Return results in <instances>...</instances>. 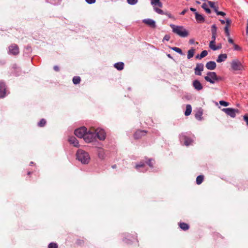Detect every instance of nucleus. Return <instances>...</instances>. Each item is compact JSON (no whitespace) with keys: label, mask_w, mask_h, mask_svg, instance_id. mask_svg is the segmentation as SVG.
<instances>
[{"label":"nucleus","mask_w":248,"mask_h":248,"mask_svg":"<svg viewBox=\"0 0 248 248\" xmlns=\"http://www.w3.org/2000/svg\"><path fill=\"white\" fill-rule=\"evenodd\" d=\"M227 58V55L226 54H221L218 55L217 62H221L225 61Z\"/></svg>","instance_id":"nucleus-20"},{"label":"nucleus","mask_w":248,"mask_h":248,"mask_svg":"<svg viewBox=\"0 0 248 248\" xmlns=\"http://www.w3.org/2000/svg\"><path fill=\"white\" fill-rule=\"evenodd\" d=\"M204 65L202 63H197L196 67L194 68L195 74L198 76L202 75V72L203 70Z\"/></svg>","instance_id":"nucleus-12"},{"label":"nucleus","mask_w":248,"mask_h":248,"mask_svg":"<svg viewBox=\"0 0 248 248\" xmlns=\"http://www.w3.org/2000/svg\"><path fill=\"white\" fill-rule=\"evenodd\" d=\"M192 85L193 88L197 91H201L203 89L202 84L197 79L193 81Z\"/></svg>","instance_id":"nucleus-14"},{"label":"nucleus","mask_w":248,"mask_h":248,"mask_svg":"<svg viewBox=\"0 0 248 248\" xmlns=\"http://www.w3.org/2000/svg\"><path fill=\"white\" fill-rule=\"evenodd\" d=\"M199 57H200V55H197L196 56V59H199Z\"/></svg>","instance_id":"nucleus-60"},{"label":"nucleus","mask_w":248,"mask_h":248,"mask_svg":"<svg viewBox=\"0 0 248 248\" xmlns=\"http://www.w3.org/2000/svg\"><path fill=\"white\" fill-rule=\"evenodd\" d=\"M96 0H85L86 2L88 4H93L95 2Z\"/></svg>","instance_id":"nucleus-46"},{"label":"nucleus","mask_w":248,"mask_h":248,"mask_svg":"<svg viewBox=\"0 0 248 248\" xmlns=\"http://www.w3.org/2000/svg\"><path fill=\"white\" fill-rule=\"evenodd\" d=\"M195 15L196 20L198 23H203L204 22L205 19L202 15L199 14L197 12H195Z\"/></svg>","instance_id":"nucleus-19"},{"label":"nucleus","mask_w":248,"mask_h":248,"mask_svg":"<svg viewBox=\"0 0 248 248\" xmlns=\"http://www.w3.org/2000/svg\"><path fill=\"white\" fill-rule=\"evenodd\" d=\"M202 114V111H198L196 114H195V117L199 120L201 119V116Z\"/></svg>","instance_id":"nucleus-37"},{"label":"nucleus","mask_w":248,"mask_h":248,"mask_svg":"<svg viewBox=\"0 0 248 248\" xmlns=\"http://www.w3.org/2000/svg\"><path fill=\"white\" fill-rule=\"evenodd\" d=\"M28 174H30V172H29Z\"/></svg>","instance_id":"nucleus-64"},{"label":"nucleus","mask_w":248,"mask_h":248,"mask_svg":"<svg viewBox=\"0 0 248 248\" xmlns=\"http://www.w3.org/2000/svg\"><path fill=\"white\" fill-rule=\"evenodd\" d=\"M77 159L84 164H87L90 160V156L89 154L85 151L79 149L77 152Z\"/></svg>","instance_id":"nucleus-2"},{"label":"nucleus","mask_w":248,"mask_h":248,"mask_svg":"<svg viewBox=\"0 0 248 248\" xmlns=\"http://www.w3.org/2000/svg\"><path fill=\"white\" fill-rule=\"evenodd\" d=\"M219 21H220V22H221V23L222 24H225V22H226V20L225 21V20H222V19H219Z\"/></svg>","instance_id":"nucleus-58"},{"label":"nucleus","mask_w":248,"mask_h":248,"mask_svg":"<svg viewBox=\"0 0 248 248\" xmlns=\"http://www.w3.org/2000/svg\"><path fill=\"white\" fill-rule=\"evenodd\" d=\"M83 243V241L81 240H78L77 241V244L78 245H81Z\"/></svg>","instance_id":"nucleus-53"},{"label":"nucleus","mask_w":248,"mask_h":248,"mask_svg":"<svg viewBox=\"0 0 248 248\" xmlns=\"http://www.w3.org/2000/svg\"><path fill=\"white\" fill-rule=\"evenodd\" d=\"M142 22L152 28H156L155 22L152 19H144L142 20Z\"/></svg>","instance_id":"nucleus-13"},{"label":"nucleus","mask_w":248,"mask_h":248,"mask_svg":"<svg viewBox=\"0 0 248 248\" xmlns=\"http://www.w3.org/2000/svg\"><path fill=\"white\" fill-rule=\"evenodd\" d=\"M167 15L169 18H172V16H171V15L170 14V13H165L163 14V15Z\"/></svg>","instance_id":"nucleus-51"},{"label":"nucleus","mask_w":248,"mask_h":248,"mask_svg":"<svg viewBox=\"0 0 248 248\" xmlns=\"http://www.w3.org/2000/svg\"><path fill=\"white\" fill-rule=\"evenodd\" d=\"M146 132L143 130H137L134 135V137L136 139H139L142 136L145 135Z\"/></svg>","instance_id":"nucleus-16"},{"label":"nucleus","mask_w":248,"mask_h":248,"mask_svg":"<svg viewBox=\"0 0 248 248\" xmlns=\"http://www.w3.org/2000/svg\"><path fill=\"white\" fill-rule=\"evenodd\" d=\"M171 49L172 50H173V51L178 53L179 54H180L181 55H184V53H183L182 50H181V49H180L179 47H171Z\"/></svg>","instance_id":"nucleus-28"},{"label":"nucleus","mask_w":248,"mask_h":248,"mask_svg":"<svg viewBox=\"0 0 248 248\" xmlns=\"http://www.w3.org/2000/svg\"><path fill=\"white\" fill-rule=\"evenodd\" d=\"M95 136V135L94 132L89 131L84 137V140L87 142H91L94 140Z\"/></svg>","instance_id":"nucleus-11"},{"label":"nucleus","mask_w":248,"mask_h":248,"mask_svg":"<svg viewBox=\"0 0 248 248\" xmlns=\"http://www.w3.org/2000/svg\"><path fill=\"white\" fill-rule=\"evenodd\" d=\"M207 54H208V52L207 50H205L202 51L200 55L199 59H201L204 58V57L206 56L207 55Z\"/></svg>","instance_id":"nucleus-30"},{"label":"nucleus","mask_w":248,"mask_h":248,"mask_svg":"<svg viewBox=\"0 0 248 248\" xmlns=\"http://www.w3.org/2000/svg\"><path fill=\"white\" fill-rule=\"evenodd\" d=\"M151 4L153 6L154 10L158 14L163 15L164 12L163 10L157 7H162V3L160 1V0H150Z\"/></svg>","instance_id":"nucleus-5"},{"label":"nucleus","mask_w":248,"mask_h":248,"mask_svg":"<svg viewBox=\"0 0 248 248\" xmlns=\"http://www.w3.org/2000/svg\"><path fill=\"white\" fill-rule=\"evenodd\" d=\"M215 44H211V41H210L209 44V47L212 49V48L215 46Z\"/></svg>","instance_id":"nucleus-49"},{"label":"nucleus","mask_w":248,"mask_h":248,"mask_svg":"<svg viewBox=\"0 0 248 248\" xmlns=\"http://www.w3.org/2000/svg\"><path fill=\"white\" fill-rule=\"evenodd\" d=\"M68 141L70 142V144H73L75 147H78L79 146L78 140L74 136L69 137L68 139Z\"/></svg>","instance_id":"nucleus-18"},{"label":"nucleus","mask_w":248,"mask_h":248,"mask_svg":"<svg viewBox=\"0 0 248 248\" xmlns=\"http://www.w3.org/2000/svg\"><path fill=\"white\" fill-rule=\"evenodd\" d=\"M212 34H217V28L215 24L212 26Z\"/></svg>","instance_id":"nucleus-32"},{"label":"nucleus","mask_w":248,"mask_h":248,"mask_svg":"<svg viewBox=\"0 0 248 248\" xmlns=\"http://www.w3.org/2000/svg\"><path fill=\"white\" fill-rule=\"evenodd\" d=\"M31 164H33V162H31Z\"/></svg>","instance_id":"nucleus-63"},{"label":"nucleus","mask_w":248,"mask_h":248,"mask_svg":"<svg viewBox=\"0 0 248 248\" xmlns=\"http://www.w3.org/2000/svg\"><path fill=\"white\" fill-rule=\"evenodd\" d=\"M247 28H246V34L248 36V19L247 20Z\"/></svg>","instance_id":"nucleus-55"},{"label":"nucleus","mask_w":248,"mask_h":248,"mask_svg":"<svg viewBox=\"0 0 248 248\" xmlns=\"http://www.w3.org/2000/svg\"><path fill=\"white\" fill-rule=\"evenodd\" d=\"M73 82L74 84H78L80 82V78L78 76H75L73 78Z\"/></svg>","instance_id":"nucleus-27"},{"label":"nucleus","mask_w":248,"mask_h":248,"mask_svg":"<svg viewBox=\"0 0 248 248\" xmlns=\"http://www.w3.org/2000/svg\"><path fill=\"white\" fill-rule=\"evenodd\" d=\"M54 69L56 71H59V67L58 66L55 65L54 67Z\"/></svg>","instance_id":"nucleus-54"},{"label":"nucleus","mask_w":248,"mask_h":248,"mask_svg":"<svg viewBox=\"0 0 248 248\" xmlns=\"http://www.w3.org/2000/svg\"><path fill=\"white\" fill-rule=\"evenodd\" d=\"M48 248H58V245L55 243H50L48 245Z\"/></svg>","instance_id":"nucleus-35"},{"label":"nucleus","mask_w":248,"mask_h":248,"mask_svg":"<svg viewBox=\"0 0 248 248\" xmlns=\"http://www.w3.org/2000/svg\"><path fill=\"white\" fill-rule=\"evenodd\" d=\"M87 129L85 127H81L75 130V135L79 138H82L85 137L87 134Z\"/></svg>","instance_id":"nucleus-7"},{"label":"nucleus","mask_w":248,"mask_h":248,"mask_svg":"<svg viewBox=\"0 0 248 248\" xmlns=\"http://www.w3.org/2000/svg\"><path fill=\"white\" fill-rule=\"evenodd\" d=\"M220 78L214 72H208L207 73V76L204 77V79L212 84H214L216 82L219 81Z\"/></svg>","instance_id":"nucleus-3"},{"label":"nucleus","mask_w":248,"mask_h":248,"mask_svg":"<svg viewBox=\"0 0 248 248\" xmlns=\"http://www.w3.org/2000/svg\"><path fill=\"white\" fill-rule=\"evenodd\" d=\"M233 47H234V49L235 50H240L241 49V47L239 46H238L237 45H236V44H233Z\"/></svg>","instance_id":"nucleus-44"},{"label":"nucleus","mask_w":248,"mask_h":248,"mask_svg":"<svg viewBox=\"0 0 248 248\" xmlns=\"http://www.w3.org/2000/svg\"><path fill=\"white\" fill-rule=\"evenodd\" d=\"M216 35L217 34H212V40L211 41V44H215V40H216Z\"/></svg>","instance_id":"nucleus-41"},{"label":"nucleus","mask_w":248,"mask_h":248,"mask_svg":"<svg viewBox=\"0 0 248 248\" xmlns=\"http://www.w3.org/2000/svg\"><path fill=\"white\" fill-rule=\"evenodd\" d=\"M170 39V36L169 35L166 34L164 36L163 38V40H166L168 41Z\"/></svg>","instance_id":"nucleus-45"},{"label":"nucleus","mask_w":248,"mask_h":248,"mask_svg":"<svg viewBox=\"0 0 248 248\" xmlns=\"http://www.w3.org/2000/svg\"><path fill=\"white\" fill-rule=\"evenodd\" d=\"M202 7L206 11L208 14H210L211 12V10L208 8L207 5L206 3H204L202 5Z\"/></svg>","instance_id":"nucleus-26"},{"label":"nucleus","mask_w":248,"mask_h":248,"mask_svg":"<svg viewBox=\"0 0 248 248\" xmlns=\"http://www.w3.org/2000/svg\"><path fill=\"white\" fill-rule=\"evenodd\" d=\"M196 3L197 4H200V3H201V2H200L199 1H196Z\"/></svg>","instance_id":"nucleus-61"},{"label":"nucleus","mask_w":248,"mask_h":248,"mask_svg":"<svg viewBox=\"0 0 248 248\" xmlns=\"http://www.w3.org/2000/svg\"><path fill=\"white\" fill-rule=\"evenodd\" d=\"M144 166V164L143 163H140L136 165V168L138 169L140 167H143Z\"/></svg>","instance_id":"nucleus-43"},{"label":"nucleus","mask_w":248,"mask_h":248,"mask_svg":"<svg viewBox=\"0 0 248 248\" xmlns=\"http://www.w3.org/2000/svg\"><path fill=\"white\" fill-rule=\"evenodd\" d=\"M222 110L232 118H234L236 116V113H239L238 109L231 108H223Z\"/></svg>","instance_id":"nucleus-8"},{"label":"nucleus","mask_w":248,"mask_h":248,"mask_svg":"<svg viewBox=\"0 0 248 248\" xmlns=\"http://www.w3.org/2000/svg\"><path fill=\"white\" fill-rule=\"evenodd\" d=\"M187 11V9H185L180 13V14L182 15H184Z\"/></svg>","instance_id":"nucleus-50"},{"label":"nucleus","mask_w":248,"mask_h":248,"mask_svg":"<svg viewBox=\"0 0 248 248\" xmlns=\"http://www.w3.org/2000/svg\"><path fill=\"white\" fill-rule=\"evenodd\" d=\"M112 168L113 169H115L116 168V165H114L112 166Z\"/></svg>","instance_id":"nucleus-59"},{"label":"nucleus","mask_w":248,"mask_h":248,"mask_svg":"<svg viewBox=\"0 0 248 248\" xmlns=\"http://www.w3.org/2000/svg\"><path fill=\"white\" fill-rule=\"evenodd\" d=\"M219 104L220 105L225 106V107H226V106H228L229 105V103L228 102H226L225 101H223V100L220 101Z\"/></svg>","instance_id":"nucleus-38"},{"label":"nucleus","mask_w":248,"mask_h":248,"mask_svg":"<svg viewBox=\"0 0 248 248\" xmlns=\"http://www.w3.org/2000/svg\"><path fill=\"white\" fill-rule=\"evenodd\" d=\"M192 111V108L190 105H187L186 106V110L185 112L186 116H188L190 114Z\"/></svg>","instance_id":"nucleus-23"},{"label":"nucleus","mask_w":248,"mask_h":248,"mask_svg":"<svg viewBox=\"0 0 248 248\" xmlns=\"http://www.w3.org/2000/svg\"><path fill=\"white\" fill-rule=\"evenodd\" d=\"M190 10L192 12H194V13H195V12H196V9L192 7L190 8Z\"/></svg>","instance_id":"nucleus-56"},{"label":"nucleus","mask_w":248,"mask_h":248,"mask_svg":"<svg viewBox=\"0 0 248 248\" xmlns=\"http://www.w3.org/2000/svg\"><path fill=\"white\" fill-rule=\"evenodd\" d=\"M179 139L181 141L184 140V145L188 146L191 144H192L193 142V140L187 137L186 135V133H183L179 135Z\"/></svg>","instance_id":"nucleus-6"},{"label":"nucleus","mask_w":248,"mask_h":248,"mask_svg":"<svg viewBox=\"0 0 248 248\" xmlns=\"http://www.w3.org/2000/svg\"><path fill=\"white\" fill-rule=\"evenodd\" d=\"M148 165L151 168H153V164H152L151 163V160H149V161L148 162Z\"/></svg>","instance_id":"nucleus-52"},{"label":"nucleus","mask_w":248,"mask_h":248,"mask_svg":"<svg viewBox=\"0 0 248 248\" xmlns=\"http://www.w3.org/2000/svg\"><path fill=\"white\" fill-rule=\"evenodd\" d=\"M189 43H190V44H194V43L195 41H194V39H190V40H189Z\"/></svg>","instance_id":"nucleus-57"},{"label":"nucleus","mask_w":248,"mask_h":248,"mask_svg":"<svg viewBox=\"0 0 248 248\" xmlns=\"http://www.w3.org/2000/svg\"><path fill=\"white\" fill-rule=\"evenodd\" d=\"M138 0H127V2L130 5H135L137 3Z\"/></svg>","instance_id":"nucleus-33"},{"label":"nucleus","mask_w":248,"mask_h":248,"mask_svg":"<svg viewBox=\"0 0 248 248\" xmlns=\"http://www.w3.org/2000/svg\"><path fill=\"white\" fill-rule=\"evenodd\" d=\"M19 52V48L16 44H12L9 46V53L13 55H16Z\"/></svg>","instance_id":"nucleus-10"},{"label":"nucleus","mask_w":248,"mask_h":248,"mask_svg":"<svg viewBox=\"0 0 248 248\" xmlns=\"http://www.w3.org/2000/svg\"><path fill=\"white\" fill-rule=\"evenodd\" d=\"M221 48V46L220 45L219 46H216L212 48V50H217L220 49Z\"/></svg>","instance_id":"nucleus-47"},{"label":"nucleus","mask_w":248,"mask_h":248,"mask_svg":"<svg viewBox=\"0 0 248 248\" xmlns=\"http://www.w3.org/2000/svg\"><path fill=\"white\" fill-rule=\"evenodd\" d=\"M168 57H169V58H171V56H170V54H168Z\"/></svg>","instance_id":"nucleus-62"},{"label":"nucleus","mask_w":248,"mask_h":248,"mask_svg":"<svg viewBox=\"0 0 248 248\" xmlns=\"http://www.w3.org/2000/svg\"><path fill=\"white\" fill-rule=\"evenodd\" d=\"M208 3L210 6L212 8L215 12V9H217L218 7L215 5V2L211 1H208Z\"/></svg>","instance_id":"nucleus-29"},{"label":"nucleus","mask_w":248,"mask_h":248,"mask_svg":"<svg viewBox=\"0 0 248 248\" xmlns=\"http://www.w3.org/2000/svg\"><path fill=\"white\" fill-rule=\"evenodd\" d=\"M243 119L246 122V124L248 126V115L246 114L243 116Z\"/></svg>","instance_id":"nucleus-42"},{"label":"nucleus","mask_w":248,"mask_h":248,"mask_svg":"<svg viewBox=\"0 0 248 248\" xmlns=\"http://www.w3.org/2000/svg\"><path fill=\"white\" fill-rule=\"evenodd\" d=\"M232 69L234 71H242L244 69V67L242 62L237 59L233 60L231 62Z\"/></svg>","instance_id":"nucleus-4"},{"label":"nucleus","mask_w":248,"mask_h":248,"mask_svg":"<svg viewBox=\"0 0 248 248\" xmlns=\"http://www.w3.org/2000/svg\"><path fill=\"white\" fill-rule=\"evenodd\" d=\"M46 124V121L44 119H42L40 122L38 123V125L40 127H43L45 126Z\"/></svg>","instance_id":"nucleus-31"},{"label":"nucleus","mask_w":248,"mask_h":248,"mask_svg":"<svg viewBox=\"0 0 248 248\" xmlns=\"http://www.w3.org/2000/svg\"><path fill=\"white\" fill-rule=\"evenodd\" d=\"M114 66L118 70H122L124 69V63L123 62H118L114 64Z\"/></svg>","instance_id":"nucleus-21"},{"label":"nucleus","mask_w":248,"mask_h":248,"mask_svg":"<svg viewBox=\"0 0 248 248\" xmlns=\"http://www.w3.org/2000/svg\"><path fill=\"white\" fill-rule=\"evenodd\" d=\"M179 227L184 231L187 230L189 229V225L184 222L180 223L179 224Z\"/></svg>","instance_id":"nucleus-24"},{"label":"nucleus","mask_w":248,"mask_h":248,"mask_svg":"<svg viewBox=\"0 0 248 248\" xmlns=\"http://www.w3.org/2000/svg\"><path fill=\"white\" fill-rule=\"evenodd\" d=\"M232 21L231 19H230L229 18H226V26L225 27H227L228 28H229L230 25L231 24Z\"/></svg>","instance_id":"nucleus-34"},{"label":"nucleus","mask_w":248,"mask_h":248,"mask_svg":"<svg viewBox=\"0 0 248 248\" xmlns=\"http://www.w3.org/2000/svg\"><path fill=\"white\" fill-rule=\"evenodd\" d=\"M94 133L95 136L101 140H104L106 138V133L103 129L99 128L96 129Z\"/></svg>","instance_id":"nucleus-9"},{"label":"nucleus","mask_w":248,"mask_h":248,"mask_svg":"<svg viewBox=\"0 0 248 248\" xmlns=\"http://www.w3.org/2000/svg\"><path fill=\"white\" fill-rule=\"evenodd\" d=\"M205 66L207 69L213 70L216 68L217 65L215 62L210 61L206 63Z\"/></svg>","instance_id":"nucleus-17"},{"label":"nucleus","mask_w":248,"mask_h":248,"mask_svg":"<svg viewBox=\"0 0 248 248\" xmlns=\"http://www.w3.org/2000/svg\"><path fill=\"white\" fill-rule=\"evenodd\" d=\"M224 31H225L226 35L228 37H229L230 36V34L229 31V28H228L227 27H224Z\"/></svg>","instance_id":"nucleus-39"},{"label":"nucleus","mask_w":248,"mask_h":248,"mask_svg":"<svg viewBox=\"0 0 248 248\" xmlns=\"http://www.w3.org/2000/svg\"><path fill=\"white\" fill-rule=\"evenodd\" d=\"M98 156L99 158H103L104 157V154L103 150H100L98 153Z\"/></svg>","instance_id":"nucleus-40"},{"label":"nucleus","mask_w":248,"mask_h":248,"mask_svg":"<svg viewBox=\"0 0 248 248\" xmlns=\"http://www.w3.org/2000/svg\"><path fill=\"white\" fill-rule=\"evenodd\" d=\"M170 27L173 32L181 37H186L189 34L188 31L183 26L170 24Z\"/></svg>","instance_id":"nucleus-1"},{"label":"nucleus","mask_w":248,"mask_h":248,"mask_svg":"<svg viewBox=\"0 0 248 248\" xmlns=\"http://www.w3.org/2000/svg\"><path fill=\"white\" fill-rule=\"evenodd\" d=\"M195 51V49L193 47L188 51L187 55V58L188 59H190L193 57Z\"/></svg>","instance_id":"nucleus-22"},{"label":"nucleus","mask_w":248,"mask_h":248,"mask_svg":"<svg viewBox=\"0 0 248 248\" xmlns=\"http://www.w3.org/2000/svg\"><path fill=\"white\" fill-rule=\"evenodd\" d=\"M228 42H229L230 43L232 44H233H233H234L233 43V40H232V38H230V37H228Z\"/></svg>","instance_id":"nucleus-48"},{"label":"nucleus","mask_w":248,"mask_h":248,"mask_svg":"<svg viewBox=\"0 0 248 248\" xmlns=\"http://www.w3.org/2000/svg\"><path fill=\"white\" fill-rule=\"evenodd\" d=\"M5 85L3 82L0 81V97H4L5 95Z\"/></svg>","instance_id":"nucleus-15"},{"label":"nucleus","mask_w":248,"mask_h":248,"mask_svg":"<svg viewBox=\"0 0 248 248\" xmlns=\"http://www.w3.org/2000/svg\"><path fill=\"white\" fill-rule=\"evenodd\" d=\"M204 178V176L203 175H200L197 176L196 178V183L197 185H200L203 182Z\"/></svg>","instance_id":"nucleus-25"},{"label":"nucleus","mask_w":248,"mask_h":248,"mask_svg":"<svg viewBox=\"0 0 248 248\" xmlns=\"http://www.w3.org/2000/svg\"><path fill=\"white\" fill-rule=\"evenodd\" d=\"M215 12L217 14V15H220V16H224L226 15V13L223 12H220V11H218V9H215Z\"/></svg>","instance_id":"nucleus-36"}]
</instances>
